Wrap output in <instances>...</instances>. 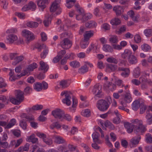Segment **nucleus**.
<instances>
[{"label": "nucleus", "mask_w": 152, "mask_h": 152, "mask_svg": "<svg viewBox=\"0 0 152 152\" xmlns=\"http://www.w3.org/2000/svg\"><path fill=\"white\" fill-rule=\"evenodd\" d=\"M134 40L136 43H139L140 42L141 38L140 35L138 34L135 35L134 36Z\"/></svg>", "instance_id": "58"}, {"label": "nucleus", "mask_w": 152, "mask_h": 152, "mask_svg": "<svg viewBox=\"0 0 152 152\" xmlns=\"http://www.w3.org/2000/svg\"><path fill=\"white\" fill-rule=\"evenodd\" d=\"M66 53V51L65 50H61L58 52L57 56L61 59L63 57Z\"/></svg>", "instance_id": "59"}, {"label": "nucleus", "mask_w": 152, "mask_h": 152, "mask_svg": "<svg viewBox=\"0 0 152 152\" xmlns=\"http://www.w3.org/2000/svg\"><path fill=\"white\" fill-rule=\"evenodd\" d=\"M81 114L85 117H88L91 115V111L89 109H86L82 111Z\"/></svg>", "instance_id": "35"}, {"label": "nucleus", "mask_w": 152, "mask_h": 152, "mask_svg": "<svg viewBox=\"0 0 152 152\" xmlns=\"http://www.w3.org/2000/svg\"><path fill=\"white\" fill-rule=\"evenodd\" d=\"M60 87L62 89L67 88L68 86L67 81L66 80H62L59 82Z\"/></svg>", "instance_id": "43"}, {"label": "nucleus", "mask_w": 152, "mask_h": 152, "mask_svg": "<svg viewBox=\"0 0 152 152\" xmlns=\"http://www.w3.org/2000/svg\"><path fill=\"white\" fill-rule=\"evenodd\" d=\"M59 5H57V4L56 3H53L50 8V12H55L59 8Z\"/></svg>", "instance_id": "34"}, {"label": "nucleus", "mask_w": 152, "mask_h": 152, "mask_svg": "<svg viewBox=\"0 0 152 152\" xmlns=\"http://www.w3.org/2000/svg\"><path fill=\"white\" fill-rule=\"evenodd\" d=\"M92 92L94 94H100L102 92L101 87L99 83H97L94 85Z\"/></svg>", "instance_id": "17"}, {"label": "nucleus", "mask_w": 152, "mask_h": 152, "mask_svg": "<svg viewBox=\"0 0 152 152\" xmlns=\"http://www.w3.org/2000/svg\"><path fill=\"white\" fill-rule=\"evenodd\" d=\"M131 122L135 125L134 132L137 134H141L144 133L146 130V128L145 126L143 125V122L142 120L137 119H132Z\"/></svg>", "instance_id": "1"}, {"label": "nucleus", "mask_w": 152, "mask_h": 152, "mask_svg": "<svg viewBox=\"0 0 152 152\" xmlns=\"http://www.w3.org/2000/svg\"><path fill=\"white\" fill-rule=\"evenodd\" d=\"M144 33L146 36L147 37H151L152 35V29H147L144 31Z\"/></svg>", "instance_id": "44"}, {"label": "nucleus", "mask_w": 152, "mask_h": 152, "mask_svg": "<svg viewBox=\"0 0 152 152\" xmlns=\"http://www.w3.org/2000/svg\"><path fill=\"white\" fill-rule=\"evenodd\" d=\"M110 23L112 25H118L121 23V21L118 18H115L112 19L110 21Z\"/></svg>", "instance_id": "33"}, {"label": "nucleus", "mask_w": 152, "mask_h": 152, "mask_svg": "<svg viewBox=\"0 0 152 152\" xmlns=\"http://www.w3.org/2000/svg\"><path fill=\"white\" fill-rule=\"evenodd\" d=\"M107 100L106 101L101 99L98 100L97 102L96 106L100 111H104L107 110L112 102V99L110 96L107 97Z\"/></svg>", "instance_id": "2"}, {"label": "nucleus", "mask_w": 152, "mask_h": 152, "mask_svg": "<svg viewBox=\"0 0 152 152\" xmlns=\"http://www.w3.org/2000/svg\"><path fill=\"white\" fill-rule=\"evenodd\" d=\"M132 55V52L128 49L125 50L124 52L121 54V57L124 59H126L127 58L128 59Z\"/></svg>", "instance_id": "16"}, {"label": "nucleus", "mask_w": 152, "mask_h": 152, "mask_svg": "<svg viewBox=\"0 0 152 152\" xmlns=\"http://www.w3.org/2000/svg\"><path fill=\"white\" fill-rule=\"evenodd\" d=\"M82 22L85 21L90 19L92 17V15L89 13H84Z\"/></svg>", "instance_id": "38"}, {"label": "nucleus", "mask_w": 152, "mask_h": 152, "mask_svg": "<svg viewBox=\"0 0 152 152\" xmlns=\"http://www.w3.org/2000/svg\"><path fill=\"white\" fill-rule=\"evenodd\" d=\"M140 114H142L143 113L145 110L146 109V106L142 103H141V106H140Z\"/></svg>", "instance_id": "62"}, {"label": "nucleus", "mask_w": 152, "mask_h": 152, "mask_svg": "<svg viewBox=\"0 0 152 152\" xmlns=\"http://www.w3.org/2000/svg\"><path fill=\"white\" fill-rule=\"evenodd\" d=\"M140 68L137 67L134 71L133 75L135 78H138L140 75Z\"/></svg>", "instance_id": "37"}, {"label": "nucleus", "mask_w": 152, "mask_h": 152, "mask_svg": "<svg viewBox=\"0 0 152 152\" xmlns=\"http://www.w3.org/2000/svg\"><path fill=\"white\" fill-rule=\"evenodd\" d=\"M89 44V41H85L83 40V41L80 43V46L82 48L84 49L87 47Z\"/></svg>", "instance_id": "61"}, {"label": "nucleus", "mask_w": 152, "mask_h": 152, "mask_svg": "<svg viewBox=\"0 0 152 152\" xmlns=\"http://www.w3.org/2000/svg\"><path fill=\"white\" fill-rule=\"evenodd\" d=\"M88 71V68L87 67L86 64L84 65L78 69V72L80 74H83L87 72Z\"/></svg>", "instance_id": "32"}, {"label": "nucleus", "mask_w": 152, "mask_h": 152, "mask_svg": "<svg viewBox=\"0 0 152 152\" xmlns=\"http://www.w3.org/2000/svg\"><path fill=\"white\" fill-rule=\"evenodd\" d=\"M94 35V31H93L90 30L86 31L84 34V40L85 41H88L90 38Z\"/></svg>", "instance_id": "13"}, {"label": "nucleus", "mask_w": 152, "mask_h": 152, "mask_svg": "<svg viewBox=\"0 0 152 152\" xmlns=\"http://www.w3.org/2000/svg\"><path fill=\"white\" fill-rule=\"evenodd\" d=\"M24 59V57L23 56H17V58H16L15 60L14 61L12 62V64L13 65L15 66L19 62L23 60Z\"/></svg>", "instance_id": "30"}, {"label": "nucleus", "mask_w": 152, "mask_h": 152, "mask_svg": "<svg viewBox=\"0 0 152 152\" xmlns=\"http://www.w3.org/2000/svg\"><path fill=\"white\" fill-rule=\"evenodd\" d=\"M52 18V16L48 14L46 16V18L43 21L44 25L46 27H48L50 24Z\"/></svg>", "instance_id": "18"}, {"label": "nucleus", "mask_w": 152, "mask_h": 152, "mask_svg": "<svg viewBox=\"0 0 152 152\" xmlns=\"http://www.w3.org/2000/svg\"><path fill=\"white\" fill-rule=\"evenodd\" d=\"M0 146L4 148H9L8 143L6 141H1V140L0 141Z\"/></svg>", "instance_id": "48"}, {"label": "nucleus", "mask_w": 152, "mask_h": 152, "mask_svg": "<svg viewBox=\"0 0 152 152\" xmlns=\"http://www.w3.org/2000/svg\"><path fill=\"white\" fill-rule=\"evenodd\" d=\"M28 6L29 8V10H31L32 11L35 10L36 8V4L32 1H30L29 3Z\"/></svg>", "instance_id": "49"}, {"label": "nucleus", "mask_w": 152, "mask_h": 152, "mask_svg": "<svg viewBox=\"0 0 152 152\" xmlns=\"http://www.w3.org/2000/svg\"><path fill=\"white\" fill-rule=\"evenodd\" d=\"M0 1L3 9L4 10L7 9L8 3L7 1L6 0H0Z\"/></svg>", "instance_id": "56"}, {"label": "nucleus", "mask_w": 152, "mask_h": 152, "mask_svg": "<svg viewBox=\"0 0 152 152\" xmlns=\"http://www.w3.org/2000/svg\"><path fill=\"white\" fill-rule=\"evenodd\" d=\"M145 140L148 143H151L152 142V137L150 134H148L146 135Z\"/></svg>", "instance_id": "53"}, {"label": "nucleus", "mask_w": 152, "mask_h": 152, "mask_svg": "<svg viewBox=\"0 0 152 152\" xmlns=\"http://www.w3.org/2000/svg\"><path fill=\"white\" fill-rule=\"evenodd\" d=\"M7 40L10 43H12L15 41L17 40L18 38L14 34L9 35L7 38Z\"/></svg>", "instance_id": "21"}, {"label": "nucleus", "mask_w": 152, "mask_h": 152, "mask_svg": "<svg viewBox=\"0 0 152 152\" xmlns=\"http://www.w3.org/2000/svg\"><path fill=\"white\" fill-rule=\"evenodd\" d=\"M30 71L29 70H28V68L23 70V72L22 73H21L20 75H17V76L18 77V78H20V77L25 75L28 74V73H29V72Z\"/></svg>", "instance_id": "57"}, {"label": "nucleus", "mask_w": 152, "mask_h": 152, "mask_svg": "<svg viewBox=\"0 0 152 152\" xmlns=\"http://www.w3.org/2000/svg\"><path fill=\"white\" fill-rule=\"evenodd\" d=\"M76 8V10L77 12L78 13V14L84 13V11L83 9L80 7L78 4H76L75 5Z\"/></svg>", "instance_id": "39"}, {"label": "nucleus", "mask_w": 152, "mask_h": 152, "mask_svg": "<svg viewBox=\"0 0 152 152\" xmlns=\"http://www.w3.org/2000/svg\"><path fill=\"white\" fill-rule=\"evenodd\" d=\"M38 23L36 22L29 21L27 22L26 25L28 27L32 28H36L38 26Z\"/></svg>", "instance_id": "23"}, {"label": "nucleus", "mask_w": 152, "mask_h": 152, "mask_svg": "<svg viewBox=\"0 0 152 152\" xmlns=\"http://www.w3.org/2000/svg\"><path fill=\"white\" fill-rule=\"evenodd\" d=\"M107 61L109 63H112L115 64H117L118 61L117 59L113 57L108 58L107 59Z\"/></svg>", "instance_id": "46"}, {"label": "nucleus", "mask_w": 152, "mask_h": 152, "mask_svg": "<svg viewBox=\"0 0 152 152\" xmlns=\"http://www.w3.org/2000/svg\"><path fill=\"white\" fill-rule=\"evenodd\" d=\"M20 126L24 130H25L27 127V124L26 122L22 120L20 121Z\"/></svg>", "instance_id": "60"}, {"label": "nucleus", "mask_w": 152, "mask_h": 152, "mask_svg": "<svg viewBox=\"0 0 152 152\" xmlns=\"http://www.w3.org/2000/svg\"><path fill=\"white\" fill-rule=\"evenodd\" d=\"M70 91H64L62 92L61 93V95L63 96L65 95V98L62 100V102L66 104L67 105H70L71 103V102L70 101L71 99V96H70L71 94Z\"/></svg>", "instance_id": "3"}, {"label": "nucleus", "mask_w": 152, "mask_h": 152, "mask_svg": "<svg viewBox=\"0 0 152 152\" xmlns=\"http://www.w3.org/2000/svg\"><path fill=\"white\" fill-rule=\"evenodd\" d=\"M110 41L111 43H117L118 42V38L116 36H112L110 39Z\"/></svg>", "instance_id": "64"}, {"label": "nucleus", "mask_w": 152, "mask_h": 152, "mask_svg": "<svg viewBox=\"0 0 152 152\" xmlns=\"http://www.w3.org/2000/svg\"><path fill=\"white\" fill-rule=\"evenodd\" d=\"M69 64L73 68H77L80 66L79 63L76 61H74L70 62Z\"/></svg>", "instance_id": "42"}, {"label": "nucleus", "mask_w": 152, "mask_h": 152, "mask_svg": "<svg viewBox=\"0 0 152 152\" xmlns=\"http://www.w3.org/2000/svg\"><path fill=\"white\" fill-rule=\"evenodd\" d=\"M117 71H122L121 73V75L124 77H128L130 73V71L129 68L123 67H118Z\"/></svg>", "instance_id": "7"}, {"label": "nucleus", "mask_w": 152, "mask_h": 152, "mask_svg": "<svg viewBox=\"0 0 152 152\" xmlns=\"http://www.w3.org/2000/svg\"><path fill=\"white\" fill-rule=\"evenodd\" d=\"M129 63L131 64H135L138 62V59L137 57L132 55L128 59Z\"/></svg>", "instance_id": "20"}, {"label": "nucleus", "mask_w": 152, "mask_h": 152, "mask_svg": "<svg viewBox=\"0 0 152 152\" xmlns=\"http://www.w3.org/2000/svg\"><path fill=\"white\" fill-rule=\"evenodd\" d=\"M73 53H71V54H66L65 56L62 59L61 61V64H65L67 61V59L70 58L71 55H73Z\"/></svg>", "instance_id": "36"}, {"label": "nucleus", "mask_w": 152, "mask_h": 152, "mask_svg": "<svg viewBox=\"0 0 152 152\" xmlns=\"http://www.w3.org/2000/svg\"><path fill=\"white\" fill-rule=\"evenodd\" d=\"M124 124L127 132L128 133H132L134 130V124L127 122H124Z\"/></svg>", "instance_id": "8"}, {"label": "nucleus", "mask_w": 152, "mask_h": 152, "mask_svg": "<svg viewBox=\"0 0 152 152\" xmlns=\"http://www.w3.org/2000/svg\"><path fill=\"white\" fill-rule=\"evenodd\" d=\"M9 99L10 101L13 104L18 105L20 104L19 102L18 101L16 98L15 99L12 97H10Z\"/></svg>", "instance_id": "54"}, {"label": "nucleus", "mask_w": 152, "mask_h": 152, "mask_svg": "<svg viewBox=\"0 0 152 152\" xmlns=\"http://www.w3.org/2000/svg\"><path fill=\"white\" fill-rule=\"evenodd\" d=\"M51 113L55 118L60 119L61 121H62V118L64 113L61 109L58 108L56 109L53 110Z\"/></svg>", "instance_id": "4"}, {"label": "nucleus", "mask_w": 152, "mask_h": 152, "mask_svg": "<svg viewBox=\"0 0 152 152\" xmlns=\"http://www.w3.org/2000/svg\"><path fill=\"white\" fill-rule=\"evenodd\" d=\"M24 93L20 90H17V94L16 95V98L19 102L20 103L24 99Z\"/></svg>", "instance_id": "15"}, {"label": "nucleus", "mask_w": 152, "mask_h": 152, "mask_svg": "<svg viewBox=\"0 0 152 152\" xmlns=\"http://www.w3.org/2000/svg\"><path fill=\"white\" fill-rule=\"evenodd\" d=\"M141 137L139 135H138L133 137L130 140V147L131 148L133 147L138 144L141 139Z\"/></svg>", "instance_id": "9"}, {"label": "nucleus", "mask_w": 152, "mask_h": 152, "mask_svg": "<svg viewBox=\"0 0 152 152\" xmlns=\"http://www.w3.org/2000/svg\"><path fill=\"white\" fill-rule=\"evenodd\" d=\"M37 64L36 63H34L28 66L27 68L28 70L30 72L32 71L34 69L37 68Z\"/></svg>", "instance_id": "45"}, {"label": "nucleus", "mask_w": 152, "mask_h": 152, "mask_svg": "<svg viewBox=\"0 0 152 152\" xmlns=\"http://www.w3.org/2000/svg\"><path fill=\"white\" fill-rule=\"evenodd\" d=\"M66 23L67 25L72 28H75L78 26V25L76 23L72 24L70 21H69V20L67 19L66 20Z\"/></svg>", "instance_id": "55"}, {"label": "nucleus", "mask_w": 152, "mask_h": 152, "mask_svg": "<svg viewBox=\"0 0 152 152\" xmlns=\"http://www.w3.org/2000/svg\"><path fill=\"white\" fill-rule=\"evenodd\" d=\"M10 72L9 73V75L10 76L9 78V80L11 81H15L16 79H18L17 77H18L17 76H16L14 75V70L10 69Z\"/></svg>", "instance_id": "24"}, {"label": "nucleus", "mask_w": 152, "mask_h": 152, "mask_svg": "<svg viewBox=\"0 0 152 152\" xmlns=\"http://www.w3.org/2000/svg\"><path fill=\"white\" fill-rule=\"evenodd\" d=\"M0 100L4 104H7L8 103L9 100L7 99L6 96L3 95L0 96Z\"/></svg>", "instance_id": "50"}, {"label": "nucleus", "mask_w": 152, "mask_h": 152, "mask_svg": "<svg viewBox=\"0 0 152 152\" xmlns=\"http://www.w3.org/2000/svg\"><path fill=\"white\" fill-rule=\"evenodd\" d=\"M15 15L18 16L20 19H24L26 18V15L23 13L16 12L15 13Z\"/></svg>", "instance_id": "51"}, {"label": "nucleus", "mask_w": 152, "mask_h": 152, "mask_svg": "<svg viewBox=\"0 0 152 152\" xmlns=\"http://www.w3.org/2000/svg\"><path fill=\"white\" fill-rule=\"evenodd\" d=\"M49 0H38L37 1V4L42 11L46 8V4L48 3Z\"/></svg>", "instance_id": "10"}, {"label": "nucleus", "mask_w": 152, "mask_h": 152, "mask_svg": "<svg viewBox=\"0 0 152 152\" xmlns=\"http://www.w3.org/2000/svg\"><path fill=\"white\" fill-rule=\"evenodd\" d=\"M112 82H105L104 85V89L106 90H108L110 86H111L112 84Z\"/></svg>", "instance_id": "63"}, {"label": "nucleus", "mask_w": 152, "mask_h": 152, "mask_svg": "<svg viewBox=\"0 0 152 152\" xmlns=\"http://www.w3.org/2000/svg\"><path fill=\"white\" fill-rule=\"evenodd\" d=\"M140 48L141 50L144 52L149 51L151 49L150 46L146 43H144L141 45Z\"/></svg>", "instance_id": "28"}, {"label": "nucleus", "mask_w": 152, "mask_h": 152, "mask_svg": "<svg viewBox=\"0 0 152 152\" xmlns=\"http://www.w3.org/2000/svg\"><path fill=\"white\" fill-rule=\"evenodd\" d=\"M118 68L117 66L116 65L109 64L107 66V69L111 72H113L116 70L117 71Z\"/></svg>", "instance_id": "26"}, {"label": "nucleus", "mask_w": 152, "mask_h": 152, "mask_svg": "<svg viewBox=\"0 0 152 152\" xmlns=\"http://www.w3.org/2000/svg\"><path fill=\"white\" fill-rule=\"evenodd\" d=\"M60 45L62 48L67 49L71 47L72 42L68 39L65 38L61 42Z\"/></svg>", "instance_id": "5"}, {"label": "nucleus", "mask_w": 152, "mask_h": 152, "mask_svg": "<svg viewBox=\"0 0 152 152\" xmlns=\"http://www.w3.org/2000/svg\"><path fill=\"white\" fill-rule=\"evenodd\" d=\"M22 35L23 37L26 38L27 42H28L27 43L29 42V41L34 39L33 33L26 29H24L22 31Z\"/></svg>", "instance_id": "6"}, {"label": "nucleus", "mask_w": 152, "mask_h": 152, "mask_svg": "<svg viewBox=\"0 0 152 152\" xmlns=\"http://www.w3.org/2000/svg\"><path fill=\"white\" fill-rule=\"evenodd\" d=\"M43 106L42 105L36 104L33 106L31 108L29 109V112L30 113H32L34 110H38L42 109Z\"/></svg>", "instance_id": "22"}, {"label": "nucleus", "mask_w": 152, "mask_h": 152, "mask_svg": "<svg viewBox=\"0 0 152 152\" xmlns=\"http://www.w3.org/2000/svg\"><path fill=\"white\" fill-rule=\"evenodd\" d=\"M124 101L127 103H129L132 100L131 97L130 95L129 94H127L125 95V97L124 98Z\"/></svg>", "instance_id": "52"}, {"label": "nucleus", "mask_w": 152, "mask_h": 152, "mask_svg": "<svg viewBox=\"0 0 152 152\" xmlns=\"http://www.w3.org/2000/svg\"><path fill=\"white\" fill-rule=\"evenodd\" d=\"M50 126V128L52 129H53L55 128L58 129L61 128V126L58 122H56L52 124Z\"/></svg>", "instance_id": "47"}, {"label": "nucleus", "mask_w": 152, "mask_h": 152, "mask_svg": "<svg viewBox=\"0 0 152 152\" xmlns=\"http://www.w3.org/2000/svg\"><path fill=\"white\" fill-rule=\"evenodd\" d=\"M54 142L58 144H62L65 142L64 140L61 137L55 135L53 137Z\"/></svg>", "instance_id": "14"}, {"label": "nucleus", "mask_w": 152, "mask_h": 152, "mask_svg": "<svg viewBox=\"0 0 152 152\" xmlns=\"http://www.w3.org/2000/svg\"><path fill=\"white\" fill-rule=\"evenodd\" d=\"M97 24L94 21H90L87 22L85 24L86 27L89 28H95L97 26Z\"/></svg>", "instance_id": "27"}, {"label": "nucleus", "mask_w": 152, "mask_h": 152, "mask_svg": "<svg viewBox=\"0 0 152 152\" xmlns=\"http://www.w3.org/2000/svg\"><path fill=\"white\" fill-rule=\"evenodd\" d=\"M40 66L39 68V70L43 71L44 72H46L49 69L48 65L46 63L42 61L39 62Z\"/></svg>", "instance_id": "12"}, {"label": "nucleus", "mask_w": 152, "mask_h": 152, "mask_svg": "<svg viewBox=\"0 0 152 152\" xmlns=\"http://www.w3.org/2000/svg\"><path fill=\"white\" fill-rule=\"evenodd\" d=\"M49 52V49L48 48H45V49L43 50L42 52L40 55L41 57L42 58L44 59L46 58L47 55L48 54Z\"/></svg>", "instance_id": "40"}, {"label": "nucleus", "mask_w": 152, "mask_h": 152, "mask_svg": "<svg viewBox=\"0 0 152 152\" xmlns=\"http://www.w3.org/2000/svg\"><path fill=\"white\" fill-rule=\"evenodd\" d=\"M16 123V121L15 119H12L10 121L9 123L6 125V128L9 129L13 126Z\"/></svg>", "instance_id": "41"}, {"label": "nucleus", "mask_w": 152, "mask_h": 152, "mask_svg": "<svg viewBox=\"0 0 152 152\" xmlns=\"http://www.w3.org/2000/svg\"><path fill=\"white\" fill-rule=\"evenodd\" d=\"M140 100H136L134 101L132 103V109L134 111H137L140 107Z\"/></svg>", "instance_id": "19"}, {"label": "nucleus", "mask_w": 152, "mask_h": 152, "mask_svg": "<svg viewBox=\"0 0 152 152\" xmlns=\"http://www.w3.org/2000/svg\"><path fill=\"white\" fill-rule=\"evenodd\" d=\"M103 50L106 52H112L113 51V48L110 45L105 44L103 45Z\"/></svg>", "instance_id": "31"}, {"label": "nucleus", "mask_w": 152, "mask_h": 152, "mask_svg": "<svg viewBox=\"0 0 152 152\" xmlns=\"http://www.w3.org/2000/svg\"><path fill=\"white\" fill-rule=\"evenodd\" d=\"M43 88L42 84L39 82L35 83L34 85V88L36 91H39L42 90Z\"/></svg>", "instance_id": "25"}, {"label": "nucleus", "mask_w": 152, "mask_h": 152, "mask_svg": "<svg viewBox=\"0 0 152 152\" xmlns=\"http://www.w3.org/2000/svg\"><path fill=\"white\" fill-rule=\"evenodd\" d=\"M28 140L29 142H31L32 143H36L38 142V139L35 137V135L33 134L27 137Z\"/></svg>", "instance_id": "29"}, {"label": "nucleus", "mask_w": 152, "mask_h": 152, "mask_svg": "<svg viewBox=\"0 0 152 152\" xmlns=\"http://www.w3.org/2000/svg\"><path fill=\"white\" fill-rule=\"evenodd\" d=\"M113 10L115 12L116 15L117 17L121 15L124 11L123 7L119 6L114 7Z\"/></svg>", "instance_id": "11"}]
</instances>
